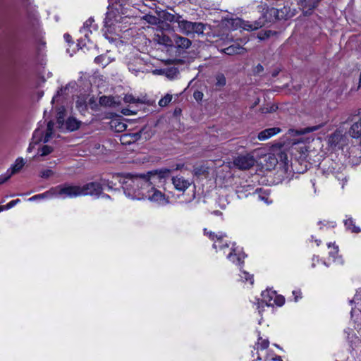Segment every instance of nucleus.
Listing matches in <instances>:
<instances>
[{"label": "nucleus", "mask_w": 361, "mask_h": 361, "mask_svg": "<svg viewBox=\"0 0 361 361\" xmlns=\"http://www.w3.org/2000/svg\"><path fill=\"white\" fill-rule=\"evenodd\" d=\"M145 199H148L152 202H157L159 204L168 203L167 199L164 193L156 189L154 186H150L145 191Z\"/></svg>", "instance_id": "10"}, {"label": "nucleus", "mask_w": 361, "mask_h": 361, "mask_svg": "<svg viewBox=\"0 0 361 361\" xmlns=\"http://www.w3.org/2000/svg\"><path fill=\"white\" fill-rule=\"evenodd\" d=\"M114 180H118V179L114 178L113 177L111 180L102 178L100 179V182L98 183L102 184V188L106 186L109 190H112L113 187L116 185Z\"/></svg>", "instance_id": "31"}, {"label": "nucleus", "mask_w": 361, "mask_h": 361, "mask_svg": "<svg viewBox=\"0 0 361 361\" xmlns=\"http://www.w3.org/2000/svg\"><path fill=\"white\" fill-rule=\"evenodd\" d=\"M167 169L149 171L147 174L116 173L113 178L122 184L125 195L132 200H144L145 191L157 181L167 177Z\"/></svg>", "instance_id": "1"}, {"label": "nucleus", "mask_w": 361, "mask_h": 361, "mask_svg": "<svg viewBox=\"0 0 361 361\" xmlns=\"http://www.w3.org/2000/svg\"><path fill=\"white\" fill-rule=\"evenodd\" d=\"M55 197L65 198H75L82 196L81 185L63 184L52 188Z\"/></svg>", "instance_id": "4"}, {"label": "nucleus", "mask_w": 361, "mask_h": 361, "mask_svg": "<svg viewBox=\"0 0 361 361\" xmlns=\"http://www.w3.org/2000/svg\"><path fill=\"white\" fill-rule=\"evenodd\" d=\"M344 225L347 230L350 231L352 233H358L361 232V228L355 225V220L351 217H347L344 220Z\"/></svg>", "instance_id": "20"}, {"label": "nucleus", "mask_w": 361, "mask_h": 361, "mask_svg": "<svg viewBox=\"0 0 361 361\" xmlns=\"http://www.w3.org/2000/svg\"><path fill=\"white\" fill-rule=\"evenodd\" d=\"M63 87L60 88V90H59L57 91V93L56 95L54 96L53 99H52V102H54V101H56L57 99V97L60 96L61 93L63 92Z\"/></svg>", "instance_id": "56"}, {"label": "nucleus", "mask_w": 361, "mask_h": 361, "mask_svg": "<svg viewBox=\"0 0 361 361\" xmlns=\"http://www.w3.org/2000/svg\"><path fill=\"white\" fill-rule=\"evenodd\" d=\"M164 20L169 22H176L178 24V22L181 21L182 16L179 14H172L170 13H165L164 14Z\"/></svg>", "instance_id": "30"}, {"label": "nucleus", "mask_w": 361, "mask_h": 361, "mask_svg": "<svg viewBox=\"0 0 361 361\" xmlns=\"http://www.w3.org/2000/svg\"><path fill=\"white\" fill-rule=\"evenodd\" d=\"M94 62L99 65L105 67L109 63V60L104 55H100L94 59Z\"/></svg>", "instance_id": "36"}, {"label": "nucleus", "mask_w": 361, "mask_h": 361, "mask_svg": "<svg viewBox=\"0 0 361 361\" xmlns=\"http://www.w3.org/2000/svg\"><path fill=\"white\" fill-rule=\"evenodd\" d=\"M247 42L245 38H238L233 39V35L227 33V55L243 54L246 52V49L243 47Z\"/></svg>", "instance_id": "6"}, {"label": "nucleus", "mask_w": 361, "mask_h": 361, "mask_svg": "<svg viewBox=\"0 0 361 361\" xmlns=\"http://www.w3.org/2000/svg\"><path fill=\"white\" fill-rule=\"evenodd\" d=\"M99 103L101 106L105 107H112L116 104L114 97L111 96L101 97L99 99Z\"/></svg>", "instance_id": "23"}, {"label": "nucleus", "mask_w": 361, "mask_h": 361, "mask_svg": "<svg viewBox=\"0 0 361 361\" xmlns=\"http://www.w3.org/2000/svg\"><path fill=\"white\" fill-rule=\"evenodd\" d=\"M263 71H264V67L260 63L257 64L254 69V72L256 74H259V73H262Z\"/></svg>", "instance_id": "51"}, {"label": "nucleus", "mask_w": 361, "mask_h": 361, "mask_svg": "<svg viewBox=\"0 0 361 361\" xmlns=\"http://www.w3.org/2000/svg\"><path fill=\"white\" fill-rule=\"evenodd\" d=\"M256 11L260 14L258 19L253 21H246L240 18H229L227 17V27L232 30L241 29L243 30L252 31L258 30L267 23H274L283 18L280 16V11L273 6H269L267 2L260 1L256 6Z\"/></svg>", "instance_id": "2"}, {"label": "nucleus", "mask_w": 361, "mask_h": 361, "mask_svg": "<svg viewBox=\"0 0 361 361\" xmlns=\"http://www.w3.org/2000/svg\"><path fill=\"white\" fill-rule=\"evenodd\" d=\"M247 255L244 252L242 247L237 246L233 243L231 249V252L227 255V258L233 264L240 267L241 269L244 265V259Z\"/></svg>", "instance_id": "7"}, {"label": "nucleus", "mask_w": 361, "mask_h": 361, "mask_svg": "<svg viewBox=\"0 0 361 361\" xmlns=\"http://www.w3.org/2000/svg\"><path fill=\"white\" fill-rule=\"evenodd\" d=\"M157 41L159 44L168 46V47H172L173 46V35L171 37H169L168 35H166L163 33L161 35H157Z\"/></svg>", "instance_id": "24"}, {"label": "nucleus", "mask_w": 361, "mask_h": 361, "mask_svg": "<svg viewBox=\"0 0 361 361\" xmlns=\"http://www.w3.org/2000/svg\"><path fill=\"white\" fill-rule=\"evenodd\" d=\"M226 85V78L222 73L218 74L216 76V82L214 83L215 90H220Z\"/></svg>", "instance_id": "29"}, {"label": "nucleus", "mask_w": 361, "mask_h": 361, "mask_svg": "<svg viewBox=\"0 0 361 361\" xmlns=\"http://www.w3.org/2000/svg\"><path fill=\"white\" fill-rule=\"evenodd\" d=\"M20 200L19 199H16V200H12L11 202H9L7 204L4 205V208L5 210L9 209L13 207L18 202H20Z\"/></svg>", "instance_id": "47"}, {"label": "nucleus", "mask_w": 361, "mask_h": 361, "mask_svg": "<svg viewBox=\"0 0 361 361\" xmlns=\"http://www.w3.org/2000/svg\"><path fill=\"white\" fill-rule=\"evenodd\" d=\"M271 34H272V31L271 30L261 31L258 34V38L259 39H261V40H264V39H268L269 37H270Z\"/></svg>", "instance_id": "41"}, {"label": "nucleus", "mask_w": 361, "mask_h": 361, "mask_svg": "<svg viewBox=\"0 0 361 361\" xmlns=\"http://www.w3.org/2000/svg\"><path fill=\"white\" fill-rule=\"evenodd\" d=\"M171 99L172 95L167 94L159 101V105L162 107L166 106L171 102Z\"/></svg>", "instance_id": "37"}, {"label": "nucleus", "mask_w": 361, "mask_h": 361, "mask_svg": "<svg viewBox=\"0 0 361 361\" xmlns=\"http://www.w3.org/2000/svg\"><path fill=\"white\" fill-rule=\"evenodd\" d=\"M269 341L266 338L263 339L260 336V332H258V338L257 341L255 343L254 348L258 350H264L269 348Z\"/></svg>", "instance_id": "22"}, {"label": "nucleus", "mask_w": 361, "mask_h": 361, "mask_svg": "<svg viewBox=\"0 0 361 361\" xmlns=\"http://www.w3.org/2000/svg\"><path fill=\"white\" fill-rule=\"evenodd\" d=\"M82 196L90 195L99 197L102 193V184L98 182H90L81 185Z\"/></svg>", "instance_id": "11"}, {"label": "nucleus", "mask_w": 361, "mask_h": 361, "mask_svg": "<svg viewBox=\"0 0 361 361\" xmlns=\"http://www.w3.org/2000/svg\"><path fill=\"white\" fill-rule=\"evenodd\" d=\"M53 128H54V123L52 121H49L47 123L46 135L42 140L44 142H49V139L51 137V135L53 134Z\"/></svg>", "instance_id": "33"}, {"label": "nucleus", "mask_w": 361, "mask_h": 361, "mask_svg": "<svg viewBox=\"0 0 361 361\" xmlns=\"http://www.w3.org/2000/svg\"><path fill=\"white\" fill-rule=\"evenodd\" d=\"M53 148L51 146L44 145L40 149V156H46L51 153Z\"/></svg>", "instance_id": "40"}, {"label": "nucleus", "mask_w": 361, "mask_h": 361, "mask_svg": "<svg viewBox=\"0 0 361 361\" xmlns=\"http://www.w3.org/2000/svg\"><path fill=\"white\" fill-rule=\"evenodd\" d=\"M283 157H284V159L286 160L287 159V155L285 153H281L280 154L281 159H282Z\"/></svg>", "instance_id": "59"}, {"label": "nucleus", "mask_w": 361, "mask_h": 361, "mask_svg": "<svg viewBox=\"0 0 361 361\" xmlns=\"http://www.w3.org/2000/svg\"><path fill=\"white\" fill-rule=\"evenodd\" d=\"M178 28L182 34L194 37L195 35L204 34L205 25L200 22H191L182 19L181 21L178 22Z\"/></svg>", "instance_id": "5"}, {"label": "nucleus", "mask_w": 361, "mask_h": 361, "mask_svg": "<svg viewBox=\"0 0 361 361\" xmlns=\"http://www.w3.org/2000/svg\"><path fill=\"white\" fill-rule=\"evenodd\" d=\"M112 2V9L106 13L105 18V25L106 27H111L116 23H121L122 20V15L127 16V8L128 6L129 0H111Z\"/></svg>", "instance_id": "3"}, {"label": "nucleus", "mask_w": 361, "mask_h": 361, "mask_svg": "<svg viewBox=\"0 0 361 361\" xmlns=\"http://www.w3.org/2000/svg\"><path fill=\"white\" fill-rule=\"evenodd\" d=\"M322 0H296L299 9L304 16L312 15L314 10L319 6Z\"/></svg>", "instance_id": "8"}, {"label": "nucleus", "mask_w": 361, "mask_h": 361, "mask_svg": "<svg viewBox=\"0 0 361 361\" xmlns=\"http://www.w3.org/2000/svg\"><path fill=\"white\" fill-rule=\"evenodd\" d=\"M40 133H41V132H40L39 130H36L35 131V133H34L33 137H36V136H37V135H40Z\"/></svg>", "instance_id": "57"}, {"label": "nucleus", "mask_w": 361, "mask_h": 361, "mask_svg": "<svg viewBox=\"0 0 361 361\" xmlns=\"http://www.w3.org/2000/svg\"><path fill=\"white\" fill-rule=\"evenodd\" d=\"M24 165H25L24 159L23 158H18L16 160L15 164L13 165H12L11 167L8 169L9 173L11 175H13V174L19 172L21 170V169L23 167Z\"/></svg>", "instance_id": "25"}, {"label": "nucleus", "mask_w": 361, "mask_h": 361, "mask_svg": "<svg viewBox=\"0 0 361 361\" xmlns=\"http://www.w3.org/2000/svg\"><path fill=\"white\" fill-rule=\"evenodd\" d=\"M240 277L242 281L248 283L251 286L254 284L255 280L253 274H250L246 271H240Z\"/></svg>", "instance_id": "27"}, {"label": "nucleus", "mask_w": 361, "mask_h": 361, "mask_svg": "<svg viewBox=\"0 0 361 361\" xmlns=\"http://www.w3.org/2000/svg\"><path fill=\"white\" fill-rule=\"evenodd\" d=\"M53 174H54L53 171H51V169H47V170L42 171L40 173V177H42L43 178H48Z\"/></svg>", "instance_id": "46"}, {"label": "nucleus", "mask_w": 361, "mask_h": 361, "mask_svg": "<svg viewBox=\"0 0 361 361\" xmlns=\"http://www.w3.org/2000/svg\"><path fill=\"white\" fill-rule=\"evenodd\" d=\"M315 243H317V246H319L320 244H321V240H315Z\"/></svg>", "instance_id": "62"}, {"label": "nucleus", "mask_w": 361, "mask_h": 361, "mask_svg": "<svg viewBox=\"0 0 361 361\" xmlns=\"http://www.w3.org/2000/svg\"><path fill=\"white\" fill-rule=\"evenodd\" d=\"M319 129L318 126L308 127L305 129L304 133H311Z\"/></svg>", "instance_id": "55"}, {"label": "nucleus", "mask_w": 361, "mask_h": 361, "mask_svg": "<svg viewBox=\"0 0 361 361\" xmlns=\"http://www.w3.org/2000/svg\"><path fill=\"white\" fill-rule=\"evenodd\" d=\"M33 147H34V146H32V144H30V145H29V147L27 148V152H30L32 150Z\"/></svg>", "instance_id": "60"}, {"label": "nucleus", "mask_w": 361, "mask_h": 361, "mask_svg": "<svg viewBox=\"0 0 361 361\" xmlns=\"http://www.w3.org/2000/svg\"><path fill=\"white\" fill-rule=\"evenodd\" d=\"M54 196H55V192H54V191H52V188H51L49 190H48L44 193L36 195L31 197L30 198H29L28 200L32 202V201H35L37 200L44 199L46 197H52Z\"/></svg>", "instance_id": "28"}, {"label": "nucleus", "mask_w": 361, "mask_h": 361, "mask_svg": "<svg viewBox=\"0 0 361 361\" xmlns=\"http://www.w3.org/2000/svg\"><path fill=\"white\" fill-rule=\"evenodd\" d=\"M71 36L68 35V34H65L64 35V38L67 41V42H69V39H70Z\"/></svg>", "instance_id": "58"}, {"label": "nucleus", "mask_w": 361, "mask_h": 361, "mask_svg": "<svg viewBox=\"0 0 361 361\" xmlns=\"http://www.w3.org/2000/svg\"><path fill=\"white\" fill-rule=\"evenodd\" d=\"M76 108L80 112H85L87 110V104L83 100H77L76 101Z\"/></svg>", "instance_id": "39"}, {"label": "nucleus", "mask_w": 361, "mask_h": 361, "mask_svg": "<svg viewBox=\"0 0 361 361\" xmlns=\"http://www.w3.org/2000/svg\"><path fill=\"white\" fill-rule=\"evenodd\" d=\"M193 173L195 176L200 177L202 176H206L208 173L207 168L200 166L195 167L193 170Z\"/></svg>", "instance_id": "34"}, {"label": "nucleus", "mask_w": 361, "mask_h": 361, "mask_svg": "<svg viewBox=\"0 0 361 361\" xmlns=\"http://www.w3.org/2000/svg\"><path fill=\"white\" fill-rule=\"evenodd\" d=\"M275 291L272 288H267L266 290L262 292L261 296L262 299L260 302H258V305H259L261 303L264 304L266 306L269 307L274 306V304L271 303V301L274 300L275 296Z\"/></svg>", "instance_id": "13"}, {"label": "nucleus", "mask_w": 361, "mask_h": 361, "mask_svg": "<svg viewBox=\"0 0 361 361\" xmlns=\"http://www.w3.org/2000/svg\"><path fill=\"white\" fill-rule=\"evenodd\" d=\"M142 132H137L135 133L124 134L121 136V140L123 144H131L133 143L141 137Z\"/></svg>", "instance_id": "19"}, {"label": "nucleus", "mask_w": 361, "mask_h": 361, "mask_svg": "<svg viewBox=\"0 0 361 361\" xmlns=\"http://www.w3.org/2000/svg\"><path fill=\"white\" fill-rule=\"evenodd\" d=\"M348 134L353 138H359L361 137V116L357 121L354 122L350 126L348 130Z\"/></svg>", "instance_id": "18"}, {"label": "nucleus", "mask_w": 361, "mask_h": 361, "mask_svg": "<svg viewBox=\"0 0 361 361\" xmlns=\"http://www.w3.org/2000/svg\"><path fill=\"white\" fill-rule=\"evenodd\" d=\"M93 23H94V20L92 18H89L84 23L83 27L90 28V27L92 25Z\"/></svg>", "instance_id": "54"}, {"label": "nucleus", "mask_w": 361, "mask_h": 361, "mask_svg": "<svg viewBox=\"0 0 361 361\" xmlns=\"http://www.w3.org/2000/svg\"><path fill=\"white\" fill-rule=\"evenodd\" d=\"M80 33L82 34L85 38H87V39H89V34L90 33H92V30H90V28H87L86 27H82L80 30Z\"/></svg>", "instance_id": "48"}, {"label": "nucleus", "mask_w": 361, "mask_h": 361, "mask_svg": "<svg viewBox=\"0 0 361 361\" xmlns=\"http://www.w3.org/2000/svg\"><path fill=\"white\" fill-rule=\"evenodd\" d=\"M172 183L177 190L182 192L185 191L191 185V182L189 180L179 176L172 178Z\"/></svg>", "instance_id": "12"}, {"label": "nucleus", "mask_w": 361, "mask_h": 361, "mask_svg": "<svg viewBox=\"0 0 361 361\" xmlns=\"http://www.w3.org/2000/svg\"><path fill=\"white\" fill-rule=\"evenodd\" d=\"M124 102L130 104H135L138 102L137 99H135L132 94H126L124 97Z\"/></svg>", "instance_id": "44"}, {"label": "nucleus", "mask_w": 361, "mask_h": 361, "mask_svg": "<svg viewBox=\"0 0 361 361\" xmlns=\"http://www.w3.org/2000/svg\"><path fill=\"white\" fill-rule=\"evenodd\" d=\"M294 302H298L302 298V291L300 288H296L292 291Z\"/></svg>", "instance_id": "42"}, {"label": "nucleus", "mask_w": 361, "mask_h": 361, "mask_svg": "<svg viewBox=\"0 0 361 361\" xmlns=\"http://www.w3.org/2000/svg\"><path fill=\"white\" fill-rule=\"evenodd\" d=\"M145 19L150 24L156 25L159 22V18L156 16H151V15H147L145 17Z\"/></svg>", "instance_id": "43"}, {"label": "nucleus", "mask_w": 361, "mask_h": 361, "mask_svg": "<svg viewBox=\"0 0 361 361\" xmlns=\"http://www.w3.org/2000/svg\"><path fill=\"white\" fill-rule=\"evenodd\" d=\"M80 124L81 122L80 121L72 116L69 117L65 123L66 128L69 131L78 130L80 128Z\"/></svg>", "instance_id": "21"}, {"label": "nucleus", "mask_w": 361, "mask_h": 361, "mask_svg": "<svg viewBox=\"0 0 361 361\" xmlns=\"http://www.w3.org/2000/svg\"><path fill=\"white\" fill-rule=\"evenodd\" d=\"M111 128L112 129H114L116 132H123L124 131L126 128L127 125L121 121H119L117 119L112 120L110 122Z\"/></svg>", "instance_id": "26"}, {"label": "nucleus", "mask_w": 361, "mask_h": 361, "mask_svg": "<svg viewBox=\"0 0 361 361\" xmlns=\"http://www.w3.org/2000/svg\"><path fill=\"white\" fill-rule=\"evenodd\" d=\"M256 160L250 154H240L233 161L234 165L239 169H250L255 164Z\"/></svg>", "instance_id": "9"}, {"label": "nucleus", "mask_w": 361, "mask_h": 361, "mask_svg": "<svg viewBox=\"0 0 361 361\" xmlns=\"http://www.w3.org/2000/svg\"><path fill=\"white\" fill-rule=\"evenodd\" d=\"M88 104L91 106L92 109H97V104L94 97H92L89 99Z\"/></svg>", "instance_id": "50"}, {"label": "nucleus", "mask_w": 361, "mask_h": 361, "mask_svg": "<svg viewBox=\"0 0 361 361\" xmlns=\"http://www.w3.org/2000/svg\"><path fill=\"white\" fill-rule=\"evenodd\" d=\"M57 123L59 124L63 123V112H62V111L59 112L58 117H57Z\"/></svg>", "instance_id": "52"}, {"label": "nucleus", "mask_w": 361, "mask_h": 361, "mask_svg": "<svg viewBox=\"0 0 361 361\" xmlns=\"http://www.w3.org/2000/svg\"><path fill=\"white\" fill-rule=\"evenodd\" d=\"M173 45L178 49H187L191 44L192 42L187 37L178 35L177 34L173 35Z\"/></svg>", "instance_id": "14"}, {"label": "nucleus", "mask_w": 361, "mask_h": 361, "mask_svg": "<svg viewBox=\"0 0 361 361\" xmlns=\"http://www.w3.org/2000/svg\"><path fill=\"white\" fill-rule=\"evenodd\" d=\"M274 305L276 306L281 307L285 303V298L282 295H278L276 291H275V296L274 299Z\"/></svg>", "instance_id": "35"}, {"label": "nucleus", "mask_w": 361, "mask_h": 361, "mask_svg": "<svg viewBox=\"0 0 361 361\" xmlns=\"http://www.w3.org/2000/svg\"><path fill=\"white\" fill-rule=\"evenodd\" d=\"M103 197H105V198H107V199H109L110 198V196L109 195H106V194H104L102 196Z\"/></svg>", "instance_id": "64"}, {"label": "nucleus", "mask_w": 361, "mask_h": 361, "mask_svg": "<svg viewBox=\"0 0 361 361\" xmlns=\"http://www.w3.org/2000/svg\"><path fill=\"white\" fill-rule=\"evenodd\" d=\"M343 140V135L342 132L336 130L333 133H331L328 138V142L331 147H337L338 146Z\"/></svg>", "instance_id": "17"}, {"label": "nucleus", "mask_w": 361, "mask_h": 361, "mask_svg": "<svg viewBox=\"0 0 361 361\" xmlns=\"http://www.w3.org/2000/svg\"><path fill=\"white\" fill-rule=\"evenodd\" d=\"M214 214H215L216 215H219V214L222 215V213L220 212L219 211H215V212H214Z\"/></svg>", "instance_id": "63"}, {"label": "nucleus", "mask_w": 361, "mask_h": 361, "mask_svg": "<svg viewBox=\"0 0 361 361\" xmlns=\"http://www.w3.org/2000/svg\"><path fill=\"white\" fill-rule=\"evenodd\" d=\"M203 93L200 91H195L193 93V97L197 102L201 101L203 98Z\"/></svg>", "instance_id": "49"}, {"label": "nucleus", "mask_w": 361, "mask_h": 361, "mask_svg": "<svg viewBox=\"0 0 361 361\" xmlns=\"http://www.w3.org/2000/svg\"><path fill=\"white\" fill-rule=\"evenodd\" d=\"M11 176H12V175L9 173V170H8L6 173L1 175L0 176V185L3 184L6 181H7Z\"/></svg>", "instance_id": "45"}, {"label": "nucleus", "mask_w": 361, "mask_h": 361, "mask_svg": "<svg viewBox=\"0 0 361 361\" xmlns=\"http://www.w3.org/2000/svg\"><path fill=\"white\" fill-rule=\"evenodd\" d=\"M327 247L329 250V258L331 259L333 262H338L343 263L342 257L339 255V248L337 245H336L335 242L327 243Z\"/></svg>", "instance_id": "15"}, {"label": "nucleus", "mask_w": 361, "mask_h": 361, "mask_svg": "<svg viewBox=\"0 0 361 361\" xmlns=\"http://www.w3.org/2000/svg\"><path fill=\"white\" fill-rule=\"evenodd\" d=\"M281 128L278 127H274L270 128H267L262 131H261L258 134V139L261 141L266 140L272 136L279 133L281 132Z\"/></svg>", "instance_id": "16"}, {"label": "nucleus", "mask_w": 361, "mask_h": 361, "mask_svg": "<svg viewBox=\"0 0 361 361\" xmlns=\"http://www.w3.org/2000/svg\"><path fill=\"white\" fill-rule=\"evenodd\" d=\"M128 69L132 73L137 75L139 72H140L142 64L140 63L139 66L134 65L133 63H129L128 65Z\"/></svg>", "instance_id": "38"}, {"label": "nucleus", "mask_w": 361, "mask_h": 361, "mask_svg": "<svg viewBox=\"0 0 361 361\" xmlns=\"http://www.w3.org/2000/svg\"><path fill=\"white\" fill-rule=\"evenodd\" d=\"M283 361V359L281 356L279 355H274V357H272L271 359H268V357H266L264 361Z\"/></svg>", "instance_id": "53"}, {"label": "nucleus", "mask_w": 361, "mask_h": 361, "mask_svg": "<svg viewBox=\"0 0 361 361\" xmlns=\"http://www.w3.org/2000/svg\"><path fill=\"white\" fill-rule=\"evenodd\" d=\"M361 87V71L359 76V83H358V88Z\"/></svg>", "instance_id": "61"}, {"label": "nucleus", "mask_w": 361, "mask_h": 361, "mask_svg": "<svg viewBox=\"0 0 361 361\" xmlns=\"http://www.w3.org/2000/svg\"><path fill=\"white\" fill-rule=\"evenodd\" d=\"M204 233L205 235H208L209 238L211 240H214L215 238H216V241H215L214 245H213V247L215 249H216L217 248L216 243L218 241L221 242L223 240L224 236L223 235H217L216 234H215V233H214L212 232H207L206 228L204 229Z\"/></svg>", "instance_id": "32"}]
</instances>
